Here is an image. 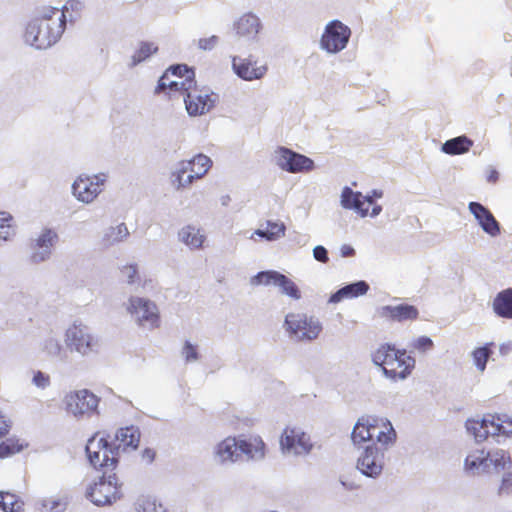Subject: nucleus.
<instances>
[{"label":"nucleus","mask_w":512,"mask_h":512,"mask_svg":"<svg viewBox=\"0 0 512 512\" xmlns=\"http://www.w3.org/2000/svg\"><path fill=\"white\" fill-rule=\"evenodd\" d=\"M191 163L192 172L203 173V176L209 171L212 166V160L204 155L198 154L194 158L188 160Z\"/></svg>","instance_id":"79ce46f5"},{"label":"nucleus","mask_w":512,"mask_h":512,"mask_svg":"<svg viewBox=\"0 0 512 512\" xmlns=\"http://www.w3.org/2000/svg\"><path fill=\"white\" fill-rule=\"evenodd\" d=\"M193 168H191V163L188 160H182L177 163L175 169L172 172V184L175 187V184H178L179 178H185V174L188 172H192Z\"/></svg>","instance_id":"de8ad7c7"},{"label":"nucleus","mask_w":512,"mask_h":512,"mask_svg":"<svg viewBox=\"0 0 512 512\" xmlns=\"http://www.w3.org/2000/svg\"><path fill=\"white\" fill-rule=\"evenodd\" d=\"M376 316L394 322H405L416 320L419 317V311L413 305L401 303L378 307Z\"/></svg>","instance_id":"aec40b11"},{"label":"nucleus","mask_w":512,"mask_h":512,"mask_svg":"<svg viewBox=\"0 0 512 512\" xmlns=\"http://www.w3.org/2000/svg\"><path fill=\"white\" fill-rule=\"evenodd\" d=\"M491 345H493V343H487L482 347L476 348L472 352L474 364L480 372H483L486 369L487 361L492 354L490 348Z\"/></svg>","instance_id":"58836bf2"},{"label":"nucleus","mask_w":512,"mask_h":512,"mask_svg":"<svg viewBox=\"0 0 512 512\" xmlns=\"http://www.w3.org/2000/svg\"><path fill=\"white\" fill-rule=\"evenodd\" d=\"M468 209L485 233L491 237L500 235V224L488 208L479 202H470Z\"/></svg>","instance_id":"412c9836"},{"label":"nucleus","mask_w":512,"mask_h":512,"mask_svg":"<svg viewBox=\"0 0 512 512\" xmlns=\"http://www.w3.org/2000/svg\"><path fill=\"white\" fill-rule=\"evenodd\" d=\"M214 460L220 465H230L240 458L239 441L235 437H227L214 447Z\"/></svg>","instance_id":"5701e85b"},{"label":"nucleus","mask_w":512,"mask_h":512,"mask_svg":"<svg viewBox=\"0 0 512 512\" xmlns=\"http://www.w3.org/2000/svg\"><path fill=\"white\" fill-rule=\"evenodd\" d=\"M285 230L283 223L267 221L266 228L257 229L254 234L267 241H275L285 235Z\"/></svg>","instance_id":"e433bc0d"},{"label":"nucleus","mask_w":512,"mask_h":512,"mask_svg":"<svg viewBox=\"0 0 512 512\" xmlns=\"http://www.w3.org/2000/svg\"><path fill=\"white\" fill-rule=\"evenodd\" d=\"M127 311L135 322L144 328L153 329L159 325L158 308L154 302L142 297H130Z\"/></svg>","instance_id":"f8f14e48"},{"label":"nucleus","mask_w":512,"mask_h":512,"mask_svg":"<svg viewBox=\"0 0 512 512\" xmlns=\"http://www.w3.org/2000/svg\"><path fill=\"white\" fill-rule=\"evenodd\" d=\"M179 240L191 249L202 247L205 235L194 225H186L178 233Z\"/></svg>","instance_id":"7c9ffc66"},{"label":"nucleus","mask_w":512,"mask_h":512,"mask_svg":"<svg viewBox=\"0 0 512 512\" xmlns=\"http://www.w3.org/2000/svg\"><path fill=\"white\" fill-rule=\"evenodd\" d=\"M140 436V430L136 426L131 425L120 428L115 434V440L119 443H112L115 456H118L119 450L121 448H123V450L127 448H131L133 450L137 449L140 442Z\"/></svg>","instance_id":"393cba45"},{"label":"nucleus","mask_w":512,"mask_h":512,"mask_svg":"<svg viewBox=\"0 0 512 512\" xmlns=\"http://www.w3.org/2000/svg\"><path fill=\"white\" fill-rule=\"evenodd\" d=\"M340 204L344 209L354 210L362 218L369 214L368 208L363 207L364 201L362 193L353 191L348 186L342 189Z\"/></svg>","instance_id":"bb28decb"},{"label":"nucleus","mask_w":512,"mask_h":512,"mask_svg":"<svg viewBox=\"0 0 512 512\" xmlns=\"http://www.w3.org/2000/svg\"><path fill=\"white\" fill-rule=\"evenodd\" d=\"M23 449V445L17 439L8 438L0 444V458L11 456Z\"/></svg>","instance_id":"37998d69"},{"label":"nucleus","mask_w":512,"mask_h":512,"mask_svg":"<svg viewBox=\"0 0 512 512\" xmlns=\"http://www.w3.org/2000/svg\"><path fill=\"white\" fill-rule=\"evenodd\" d=\"M369 290V284L364 280H359L343 286L328 299L329 304H337L347 298H356L365 295Z\"/></svg>","instance_id":"a878e982"},{"label":"nucleus","mask_w":512,"mask_h":512,"mask_svg":"<svg viewBox=\"0 0 512 512\" xmlns=\"http://www.w3.org/2000/svg\"><path fill=\"white\" fill-rule=\"evenodd\" d=\"M42 350L51 358L60 361L67 360L68 356L66 351L64 350L60 341L54 336H49L44 340L42 344Z\"/></svg>","instance_id":"c9c22d12"},{"label":"nucleus","mask_w":512,"mask_h":512,"mask_svg":"<svg viewBox=\"0 0 512 512\" xmlns=\"http://www.w3.org/2000/svg\"><path fill=\"white\" fill-rule=\"evenodd\" d=\"M313 258L321 263H327L329 261L328 250L322 246L317 245L313 248Z\"/></svg>","instance_id":"5fc2aeb1"},{"label":"nucleus","mask_w":512,"mask_h":512,"mask_svg":"<svg viewBox=\"0 0 512 512\" xmlns=\"http://www.w3.org/2000/svg\"><path fill=\"white\" fill-rule=\"evenodd\" d=\"M340 252L342 257H350L355 254L354 248L349 245H342L340 248Z\"/></svg>","instance_id":"e2e57ef3"},{"label":"nucleus","mask_w":512,"mask_h":512,"mask_svg":"<svg viewBox=\"0 0 512 512\" xmlns=\"http://www.w3.org/2000/svg\"><path fill=\"white\" fill-rule=\"evenodd\" d=\"M284 327L290 337L298 341L315 340L322 331V324L317 318L301 313L287 314Z\"/></svg>","instance_id":"0eeeda50"},{"label":"nucleus","mask_w":512,"mask_h":512,"mask_svg":"<svg viewBox=\"0 0 512 512\" xmlns=\"http://www.w3.org/2000/svg\"><path fill=\"white\" fill-rule=\"evenodd\" d=\"M310 435L300 427H286L280 437V449L283 455L306 456L313 449Z\"/></svg>","instance_id":"6e6552de"},{"label":"nucleus","mask_w":512,"mask_h":512,"mask_svg":"<svg viewBox=\"0 0 512 512\" xmlns=\"http://www.w3.org/2000/svg\"><path fill=\"white\" fill-rule=\"evenodd\" d=\"M372 206H373L372 210L368 215H370L372 218H374L382 212V206L376 204L375 202H374V205H372Z\"/></svg>","instance_id":"0e129e2a"},{"label":"nucleus","mask_w":512,"mask_h":512,"mask_svg":"<svg viewBox=\"0 0 512 512\" xmlns=\"http://www.w3.org/2000/svg\"><path fill=\"white\" fill-rule=\"evenodd\" d=\"M12 215L8 212H0V246L12 239L15 235V230L10 224L12 221Z\"/></svg>","instance_id":"ea45409f"},{"label":"nucleus","mask_w":512,"mask_h":512,"mask_svg":"<svg viewBox=\"0 0 512 512\" xmlns=\"http://www.w3.org/2000/svg\"><path fill=\"white\" fill-rule=\"evenodd\" d=\"M411 347L419 352L425 353L434 347V343L430 337L420 336L411 342Z\"/></svg>","instance_id":"8fccbe9b"},{"label":"nucleus","mask_w":512,"mask_h":512,"mask_svg":"<svg viewBox=\"0 0 512 512\" xmlns=\"http://www.w3.org/2000/svg\"><path fill=\"white\" fill-rule=\"evenodd\" d=\"M220 42V38L216 35H212L208 38H200L196 41V46L202 51H211L217 47Z\"/></svg>","instance_id":"3c124183"},{"label":"nucleus","mask_w":512,"mask_h":512,"mask_svg":"<svg viewBox=\"0 0 512 512\" xmlns=\"http://www.w3.org/2000/svg\"><path fill=\"white\" fill-rule=\"evenodd\" d=\"M494 312L502 318H512V288L497 294L493 301Z\"/></svg>","instance_id":"2f4dec72"},{"label":"nucleus","mask_w":512,"mask_h":512,"mask_svg":"<svg viewBox=\"0 0 512 512\" xmlns=\"http://www.w3.org/2000/svg\"><path fill=\"white\" fill-rule=\"evenodd\" d=\"M465 427L468 434L473 436L476 442L486 440L489 435L512 434V420L504 414H488L482 419H468Z\"/></svg>","instance_id":"39448f33"},{"label":"nucleus","mask_w":512,"mask_h":512,"mask_svg":"<svg viewBox=\"0 0 512 512\" xmlns=\"http://www.w3.org/2000/svg\"><path fill=\"white\" fill-rule=\"evenodd\" d=\"M414 366L415 359L411 356H406V350H396L391 346L382 372L389 379L404 380L411 374Z\"/></svg>","instance_id":"ddd939ff"},{"label":"nucleus","mask_w":512,"mask_h":512,"mask_svg":"<svg viewBox=\"0 0 512 512\" xmlns=\"http://www.w3.org/2000/svg\"><path fill=\"white\" fill-rule=\"evenodd\" d=\"M239 453L247 456L248 459L259 461L265 456V443L260 437H250L248 439H240Z\"/></svg>","instance_id":"cd10ccee"},{"label":"nucleus","mask_w":512,"mask_h":512,"mask_svg":"<svg viewBox=\"0 0 512 512\" xmlns=\"http://www.w3.org/2000/svg\"><path fill=\"white\" fill-rule=\"evenodd\" d=\"M473 146V141L465 135L457 136L445 141L441 150L448 155L464 154Z\"/></svg>","instance_id":"473e14b6"},{"label":"nucleus","mask_w":512,"mask_h":512,"mask_svg":"<svg viewBox=\"0 0 512 512\" xmlns=\"http://www.w3.org/2000/svg\"><path fill=\"white\" fill-rule=\"evenodd\" d=\"M181 356L186 363L197 362L200 358L198 353V346L186 340L181 349Z\"/></svg>","instance_id":"c03bdc74"},{"label":"nucleus","mask_w":512,"mask_h":512,"mask_svg":"<svg viewBox=\"0 0 512 512\" xmlns=\"http://www.w3.org/2000/svg\"><path fill=\"white\" fill-rule=\"evenodd\" d=\"M97 437L98 434L90 438L85 447L89 462L95 468L103 467L112 471L118 462L112 443L104 437Z\"/></svg>","instance_id":"9d476101"},{"label":"nucleus","mask_w":512,"mask_h":512,"mask_svg":"<svg viewBox=\"0 0 512 512\" xmlns=\"http://www.w3.org/2000/svg\"><path fill=\"white\" fill-rule=\"evenodd\" d=\"M351 29L339 20L330 21L321 36L320 48L327 53L336 54L347 47Z\"/></svg>","instance_id":"9b49d317"},{"label":"nucleus","mask_w":512,"mask_h":512,"mask_svg":"<svg viewBox=\"0 0 512 512\" xmlns=\"http://www.w3.org/2000/svg\"><path fill=\"white\" fill-rule=\"evenodd\" d=\"M32 382L35 386H37L39 388H45L49 385L50 378L48 375L44 374L43 372L38 371L37 373H35Z\"/></svg>","instance_id":"6e6d98bb"},{"label":"nucleus","mask_w":512,"mask_h":512,"mask_svg":"<svg viewBox=\"0 0 512 512\" xmlns=\"http://www.w3.org/2000/svg\"><path fill=\"white\" fill-rule=\"evenodd\" d=\"M198 91L195 87L184 96L187 113L190 116L203 115L209 112L215 105L216 96Z\"/></svg>","instance_id":"6ab92c4d"},{"label":"nucleus","mask_w":512,"mask_h":512,"mask_svg":"<svg viewBox=\"0 0 512 512\" xmlns=\"http://www.w3.org/2000/svg\"><path fill=\"white\" fill-rule=\"evenodd\" d=\"M501 492L509 493L512 491V472H509L504 475L502 479V484L500 487Z\"/></svg>","instance_id":"bf43d9fd"},{"label":"nucleus","mask_w":512,"mask_h":512,"mask_svg":"<svg viewBox=\"0 0 512 512\" xmlns=\"http://www.w3.org/2000/svg\"><path fill=\"white\" fill-rule=\"evenodd\" d=\"M158 46L154 42L142 41L139 43L138 48L131 57V67H135L138 64L146 61L152 55L157 53Z\"/></svg>","instance_id":"f704fd0d"},{"label":"nucleus","mask_w":512,"mask_h":512,"mask_svg":"<svg viewBox=\"0 0 512 512\" xmlns=\"http://www.w3.org/2000/svg\"><path fill=\"white\" fill-rule=\"evenodd\" d=\"M166 80H168V73H164L159 81L158 85L155 89V93H161L164 92L167 88L170 91H181L184 92V96L188 93V91H191L195 86L194 78H184V79H174L172 81H169V83H166Z\"/></svg>","instance_id":"c756f323"},{"label":"nucleus","mask_w":512,"mask_h":512,"mask_svg":"<svg viewBox=\"0 0 512 512\" xmlns=\"http://www.w3.org/2000/svg\"><path fill=\"white\" fill-rule=\"evenodd\" d=\"M384 430L378 432L377 442L364 447L360 452L356 469L365 477L377 479L381 476L386 463V453L394 446L397 438L390 421L383 422Z\"/></svg>","instance_id":"f03ea898"},{"label":"nucleus","mask_w":512,"mask_h":512,"mask_svg":"<svg viewBox=\"0 0 512 512\" xmlns=\"http://www.w3.org/2000/svg\"><path fill=\"white\" fill-rule=\"evenodd\" d=\"M120 273L121 279L127 284H134L139 280L138 269L135 264L123 266Z\"/></svg>","instance_id":"49530a36"},{"label":"nucleus","mask_w":512,"mask_h":512,"mask_svg":"<svg viewBox=\"0 0 512 512\" xmlns=\"http://www.w3.org/2000/svg\"><path fill=\"white\" fill-rule=\"evenodd\" d=\"M130 235L125 223L107 227L101 237V245L110 248L124 242Z\"/></svg>","instance_id":"c85d7f7f"},{"label":"nucleus","mask_w":512,"mask_h":512,"mask_svg":"<svg viewBox=\"0 0 512 512\" xmlns=\"http://www.w3.org/2000/svg\"><path fill=\"white\" fill-rule=\"evenodd\" d=\"M262 29L263 24L261 19L252 12L244 13L233 23V30L237 37L247 41H257L258 35Z\"/></svg>","instance_id":"a211bd4d"},{"label":"nucleus","mask_w":512,"mask_h":512,"mask_svg":"<svg viewBox=\"0 0 512 512\" xmlns=\"http://www.w3.org/2000/svg\"><path fill=\"white\" fill-rule=\"evenodd\" d=\"M276 164L290 173L308 172L313 170L314 161L309 157L281 147L276 151Z\"/></svg>","instance_id":"dca6fc26"},{"label":"nucleus","mask_w":512,"mask_h":512,"mask_svg":"<svg viewBox=\"0 0 512 512\" xmlns=\"http://www.w3.org/2000/svg\"><path fill=\"white\" fill-rule=\"evenodd\" d=\"M232 68L235 74L245 81L261 79L267 72L265 65L256 66V62L239 56L232 57Z\"/></svg>","instance_id":"b1692460"},{"label":"nucleus","mask_w":512,"mask_h":512,"mask_svg":"<svg viewBox=\"0 0 512 512\" xmlns=\"http://www.w3.org/2000/svg\"><path fill=\"white\" fill-rule=\"evenodd\" d=\"M83 7V0H67L62 9H59V11L63 12L65 16V25L68 20L72 21V15L70 12L78 13L83 9Z\"/></svg>","instance_id":"a18cd8bd"},{"label":"nucleus","mask_w":512,"mask_h":512,"mask_svg":"<svg viewBox=\"0 0 512 512\" xmlns=\"http://www.w3.org/2000/svg\"><path fill=\"white\" fill-rule=\"evenodd\" d=\"M10 424L4 416L0 415V437L6 435L9 432Z\"/></svg>","instance_id":"052dcab7"},{"label":"nucleus","mask_w":512,"mask_h":512,"mask_svg":"<svg viewBox=\"0 0 512 512\" xmlns=\"http://www.w3.org/2000/svg\"><path fill=\"white\" fill-rule=\"evenodd\" d=\"M65 29L63 12L57 7H43L27 23L24 42L35 49H47L60 40Z\"/></svg>","instance_id":"f257e3e1"},{"label":"nucleus","mask_w":512,"mask_h":512,"mask_svg":"<svg viewBox=\"0 0 512 512\" xmlns=\"http://www.w3.org/2000/svg\"><path fill=\"white\" fill-rule=\"evenodd\" d=\"M57 241L58 234L51 228H44L36 238L31 239L30 262L40 264L48 261L52 256V248Z\"/></svg>","instance_id":"2eb2a0df"},{"label":"nucleus","mask_w":512,"mask_h":512,"mask_svg":"<svg viewBox=\"0 0 512 512\" xmlns=\"http://www.w3.org/2000/svg\"><path fill=\"white\" fill-rule=\"evenodd\" d=\"M383 191L380 189H373L368 192L365 196H363L364 203H368L370 205H374L375 199L382 198Z\"/></svg>","instance_id":"4d7b16f0"},{"label":"nucleus","mask_w":512,"mask_h":512,"mask_svg":"<svg viewBox=\"0 0 512 512\" xmlns=\"http://www.w3.org/2000/svg\"><path fill=\"white\" fill-rule=\"evenodd\" d=\"M89 179H90V181H93V184L98 189H103L102 187L104 186V184L107 181V175L105 173H98V174H94V175H89Z\"/></svg>","instance_id":"13d9d810"},{"label":"nucleus","mask_w":512,"mask_h":512,"mask_svg":"<svg viewBox=\"0 0 512 512\" xmlns=\"http://www.w3.org/2000/svg\"><path fill=\"white\" fill-rule=\"evenodd\" d=\"M23 501L10 492L0 491V509L4 512H22Z\"/></svg>","instance_id":"4c0bfd02"},{"label":"nucleus","mask_w":512,"mask_h":512,"mask_svg":"<svg viewBox=\"0 0 512 512\" xmlns=\"http://www.w3.org/2000/svg\"><path fill=\"white\" fill-rule=\"evenodd\" d=\"M391 349V346L386 344L379 347L373 354H372V361L376 366H380L382 369L385 365V360L387 359V355Z\"/></svg>","instance_id":"603ef678"},{"label":"nucleus","mask_w":512,"mask_h":512,"mask_svg":"<svg viewBox=\"0 0 512 512\" xmlns=\"http://www.w3.org/2000/svg\"><path fill=\"white\" fill-rule=\"evenodd\" d=\"M220 201H221V204L223 206H227L229 204V202L231 201V198L229 195H223L221 198H220Z\"/></svg>","instance_id":"774afa93"},{"label":"nucleus","mask_w":512,"mask_h":512,"mask_svg":"<svg viewBox=\"0 0 512 512\" xmlns=\"http://www.w3.org/2000/svg\"><path fill=\"white\" fill-rule=\"evenodd\" d=\"M387 421V419H379L371 416L359 418L351 433L353 443L356 445L368 440H373L374 438L377 439L378 432L384 430L383 422Z\"/></svg>","instance_id":"f3484780"},{"label":"nucleus","mask_w":512,"mask_h":512,"mask_svg":"<svg viewBox=\"0 0 512 512\" xmlns=\"http://www.w3.org/2000/svg\"><path fill=\"white\" fill-rule=\"evenodd\" d=\"M143 457L147 458L149 462H152L155 457V452L152 449H145L143 452Z\"/></svg>","instance_id":"69168bd1"},{"label":"nucleus","mask_w":512,"mask_h":512,"mask_svg":"<svg viewBox=\"0 0 512 512\" xmlns=\"http://www.w3.org/2000/svg\"><path fill=\"white\" fill-rule=\"evenodd\" d=\"M137 512H166L161 503L150 496H141L135 504Z\"/></svg>","instance_id":"a19ab883"},{"label":"nucleus","mask_w":512,"mask_h":512,"mask_svg":"<svg viewBox=\"0 0 512 512\" xmlns=\"http://www.w3.org/2000/svg\"><path fill=\"white\" fill-rule=\"evenodd\" d=\"M107 473L86 490V497L97 506L111 505L122 497V483L115 473Z\"/></svg>","instance_id":"423d86ee"},{"label":"nucleus","mask_w":512,"mask_h":512,"mask_svg":"<svg viewBox=\"0 0 512 512\" xmlns=\"http://www.w3.org/2000/svg\"><path fill=\"white\" fill-rule=\"evenodd\" d=\"M253 286L258 285H274L281 289V293L291 297L294 300L301 298V292L297 285L287 276L278 271L267 270L258 272L250 280Z\"/></svg>","instance_id":"4468645a"},{"label":"nucleus","mask_w":512,"mask_h":512,"mask_svg":"<svg viewBox=\"0 0 512 512\" xmlns=\"http://www.w3.org/2000/svg\"><path fill=\"white\" fill-rule=\"evenodd\" d=\"M99 401L100 399L87 389L70 392L63 400L66 411L77 419L98 414Z\"/></svg>","instance_id":"1a4fd4ad"},{"label":"nucleus","mask_w":512,"mask_h":512,"mask_svg":"<svg viewBox=\"0 0 512 512\" xmlns=\"http://www.w3.org/2000/svg\"><path fill=\"white\" fill-rule=\"evenodd\" d=\"M511 351H512V342L511 341L500 344V346H499L500 355L507 356L508 354L511 353Z\"/></svg>","instance_id":"680f3d73"},{"label":"nucleus","mask_w":512,"mask_h":512,"mask_svg":"<svg viewBox=\"0 0 512 512\" xmlns=\"http://www.w3.org/2000/svg\"><path fill=\"white\" fill-rule=\"evenodd\" d=\"M165 73H171L178 79L194 78V72L184 64L172 65Z\"/></svg>","instance_id":"09e8293b"},{"label":"nucleus","mask_w":512,"mask_h":512,"mask_svg":"<svg viewBox=\"0 0 512 512\" xmlns=\"http://www.w3.org/2000/svg\"><path fill=\"white\" fill-rule=\"evenodd\" d=\"M64 342L70 352H75L82 357L97 354L100 349V337L81 321H75L65 330Z\"/></svg>","instance_id":"20e7f679"},{"label":"nucleus","mask_w":512,"mask_h":512,"mask_svg":"<svg viewBox=\"0 0 512 512\" xmlns=\"http://www.w3.org/2000/svg\"><path fill=\"white\" fill-rule=\"evenodd\" d=\"M465 470L472 475L499 473L511 467L508 453L502 449L485 451L476 449L469 452L464 461Z\"/></svg>","instance_id":"7ed1b4c3"},{"label":"nucleus","mask_w":512,"mask_h":512,"mask_svg":"<svg viewBox=\"0 0 512 512\" xmlns=\"http://www.w3.org/2000/svg\"><path fill=\"white\" fill-rule=\"evenodd\" d=\"M69 503L66 494H58L55 496L43 498L38 502L39 512H64Z\"/></svg>","instance_id":"72a5a7b5"},{"label":"nucleus","mask_w":512,"mask_h":512,"mask_svg":"<svg viewBox=\"0 0 512 512\" xmlns=\"http://www.w3.org/2000/svg\"><path fill=\"white\" fill-rule=\"evenodd\" d=\"M498 179V172L496 170H492L487 178L489 182H496Z\"/></svg>","instance_id":"338daca9"},{"label":"nucleus","mask_w":512,"mask_h":512,"mask_svg":"<svg viewBox=\"0 0 512 512\" xmlns=\"http://www.w3.org/2000/svg\"><path fill=\"white\" fill-rule=\"evenodd\" d=\"M103 189H98L89 175H79L71 185V193L77 201L83 204H91L101 194Z\"/></svg>","instance_id":"4be33fe9"},{"label":"nucleus","mask_w":512,"mask_h":512,"mask_svg":"<svg viewBox=\"0 0 512 512\" xmlns=\"http://www.w3.org/2000/svg\"><path fill=\"white\" fill-rule=\"evenodd\" d=\"M203 177V173H199V172H190L189 175H187L185 178H179V181H178V184H175V189L176 190H181L183 188H186L188 187L189 185H191L194 180L196 179H200Z\"/></svg>","instance_id":"864d4df0"}]
</instances>
